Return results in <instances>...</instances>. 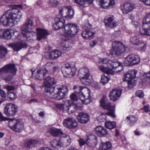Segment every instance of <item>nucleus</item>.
I'll use <instances>...</instances> for the list:
<instances>
[{"label": "nucleus", "instance_id": "f257e3e1", "mask_svg": "<svg viewBox=\"0 0 150 150\" xmlns=\"http://www.w3.org/2000/svg\"><path fill=\"white\" fill-rule=\"evenodd\" d=\"M45 81L43 83L42 85L45 87L48 95L58 100L62 99L64 98L68 90L66 86L57 85L52 88L51 86L56 83V80L50 76L45 77Z\"/></svg>", "mask_w": 150, "mask_h": 150}, {"label": "nucleus", "instance_id": "f03ea898", "mask_svg": "<svg viewBox=\"0 0 150 150\" xmlns=\"http://www.w3.org/2000/svg\"><path fill=\"white\" fill-rule=\"evenodd\" d=\"M20 5H14L13 9L8 10L0 19V22L4 25L11 27L14 25L15 20L20 18L22 15L21 13L16 9L17 8H21Z\"/></svg>", "mask_w": 150, "mask_h": 150}, {"label": "nucleus", "instance_id": "7ed1b4c3", "mask_svg": "<svg viewBox=\"0 0 150 150\" xmlns=\"http://www.w3.org/2000/svg\"><path fill=\"white\" fill-rule=\"evenodd\" d=\"M17 71L14 64H7L0 69V77L8 83L13 79Z\"/></svg>", "mask_w": 150, "mask_h": 150}, {"label": "nucleus", "instance_id": "20e7f679", "mask_svg": "<svg viewBox=\"0 0 150 150\" xmlns=\"http://www.w3.org/2000/svg\"><path fill=\"white\" fill-rule=\"evenodd\" d=\"M73 89L75 92L79 94V100H81L83 103L85 102L89 103L91 102L90 101L88 102L86 101L87 100H89L90 97V91L88 88L77 85L74 86Z\"/></svg>", "mask_w": 150, "mask_h": 150}, {"label": "nucleus", "instance_id": "39448f33", "mask_svg": "<svg viewBox=\"0 0 150 150\" xmlns=\"http://www.w3.org/2000/svg\"><path fill=\"white\" fill-rule=\"evenodd\" d=\"M33 27L34 24L32 21L28 18L24 25L21 28V30L24 37L25 36L28 40H33V33L31 31Z\"/></svg>", "mask_w": 150, "mask_h": 150}, {"label": "nucleus", "instance_id": "423d86ee", "mask_svg": "<svg viewBox=\"0 0 150 150\" xmlns=\"http://www.w3.org/2000/svg\"><path fill=\"white\" fill-rule=\"evenodd\" d=\"M78 76L83 84L88 85L92 81V76L90 75L89 69L87 67L83 68L80 69Z\"/></svg>", "mask_w": 150, "mask_h": 150}, {"label": "nucleus", "instance_id": "0eeeda50", "mask_svg": "<svg viewBox=\"0 0 150 150\" xmlns=\"http://www.w3.org/2000/svg\"><path fill=\"white\" fill-rule=\"evenodd\" d=\"M112 50L110 51L109 54L111 55L119 56L126 51V47L122 42L114 41L112 43Z\"/></svg>", "mask_w": 150, "mask_h": 150}, {"label": "nucleus", "instance_id": "6e6552de", "mask_svg": "<svg viewBox=\"0 0 150 150\" xmlns=\"http://www.w3.org/2000/svg\"><path fill=\"white\" fill-rule=\"evenodd\" d=\"M64 33L67 37H73L75 36L79 31V26L75 24L68 23L64 27Z\"/></svg>", "mask_w": 150, "mask_h": 150}, {"label": "nucleus", "instance_id": "1a4fd4ad", "mask_svg": "<svg viewBox=\"0 0 150 150\" xmlns=\"http://www.w3.org/2000/svg\"><path fill=\"white\" fill-rule=\"evenodd\" d=\"M122 64L117 62H113L109 61L108 63V67H105L103 65H101L99 67L100 70L103 72L108 74H112L113 73L112 69L115 70L119 66H120Z\"/></svg>", "mask_w": 150, "mask_h": 150}, {"label": "nucleus", "instance_id": "9d476101", "mask_svg": "<svg viewBox=\"0 0 150 150\" xmlns=\"http://www.w3.org/2000/svg\"><path fill=\"white\" fill-rule=\"evenodd\" d=\"M61 70L64 76L66 77H72L75 74L74 67L69 63L63 65Z\"/></svg>", "mask_w": 150, "mask_h": 150}, {"label": "nucleus", "instance_id": "9b49d317", "mask_svg": "<svg viewBox=\"0 0 150 150\" xmlns=\"http://www.w3.org/2000/svg\"><path fill=\"white\" fill-rule=\"evenodd\" d=\"M140 62V58L138 55L131 54L125 58L124 64L126 66H132L139 64Z\"/></svg>", "mask_w": 150, "mask_h": 150}, {"label": "nucleus", "instance_id": "f8f14e48", "mask_svg": "<svg viewBox=\"0 0 150 150\" xmlns=\"http://www.w3.org/2000/svg\"><path fill=\"white\" fill-rule=\"evenodd\" d=\"M9 125L12 129L17 132H21L23 129L24 124L21 120H14L9 122Z\"/></svg>", "mask_w": 150, "mask_h": 150}, {"label": "nucleus", "instance_id": "ddd939ff", "mask_svg": "<svg viewBox=\"0 0 150 150\" xmlns=\"http://www.w3.org/2000/svg\"><path fill=\"white\" fill-rule=\"evenodd\" d=\"M59 12L62 17L66 18H71L74 15V11L70 6H63L59 8Z\"/></svg>", "mask_w": 150, "mask_h": 150}, {"label": "nucleus", "instance_id": "4468645a", "mask_svg": "<svg viewBox=\"0 0 150 150\" xmlns=\"http://www.w3.org/2000/svg\"><path fill=\"white\" fill-rule=\"evenodd\" d=\"M18 111L17 106L14 104H7L4 108L5 114L8 116L15 115Z\"/></svg>", "mask_w": 150, "mask_h": 150}, {"label": "nucleus", "instance_id": "2eb2a0df", "mask_svg": "<svg viewBox=\"0 0 150 150\" xmlns=\"http://www.w3.org/2000/svg\"><path fill=\"white\" fill-rule=\"evenodd\" d=\"M83 28L84 29V31L81 33L83 38L86 39L92 38L95 33L92 31L91 25L87 23L84 26Z\"/></svg>", "mask_w": 150, "mask_h": 150}, {"label": "nucleus", "instance_id": "dca6fc26", "mask_svg": "<svg viewBox=\"0 0 150 150\" xmlns=\"http://www.w3.org/2000/svg\"><path fill=\"white\" fill-rule=\"evenodd\" d=\"M63 123L65 127L69 129L75 128L78 125L77 122L73 118L70 117L64 119Z\"/></svg>", "mask_w": 150, "mask_h": 150}, {"label": "nucleus", "instance_id": "f3484780", "mask_svg": "<svg viewBox=\"0 0 150 150\" xmlns=\"http://www.w3.org/2000/svg\"><path fill=\"white\" fill-rule=\"evenodd\" d=\"M106 26L111 28H114L118 25L117 22L114 20V16L108 15L104 19Z\"/></svg>", "mask_w": 150, "mask_h": 150}, {"label": "nucleus", "instance_id": "a211bd4d", "mask_svg": "<svg viewBox=\"0 0 150 150\" xmlns=\"http://www.w3.org/2000/svg\"><path fill=\"white\" fill-rule=\"evenodd\" d=\"M100 106L104 109L107 110L108 111L106 113V115L110 116L113 118L116 117L114 114L115 109L114 106L111 105L110 104H101Z\"/></svg>", "mask_w": 150, "mask_h": 150}, {"label": "nucleus", "instance_id": "6ab92c4d", "mask_svg": "<svg viewBox=\"0 0 150 150\" xmlns=\"http://www.w3.org/2000/svg\"><path fill=\"white\" fill-rule=\"evenodd\" d=\"M8 45L9 47H12L15 51H18L23 48L27 47L26 43L20 42L9 43Z\"/></svg>", "mask_w": 150, "mask_h": 150}, {"label": "nucleus", "instance_id": "aec40b11", "mask_svg": "<svg viewBox=\"0 0 150 150\" xmlns=\"http://www.w3.org/2000/svg\"><path fill=\"white\" fill-rule=\"evenodd\" d=\"M97 137L94 135L91 134L88 136L86 141L88 146L92 147L96 146L97 143Z\"/></svg>", "mask_w": 150, "mask_h": 150}, {"label": "nucleus", "instance_id": "412c9836", "mask_svg": "<svg viewBox=\"0 0 150 150\" xmlns=\"http://www.w3.org/2000/svg\"><path fill=\"white\" fill-rule=\"evenodd\" d=\"M137 73V71L135 69L128 71L126 74H124L123 80L128 81L133 79L135 77Z\"/></svg>", "mask_w": 150, "mask_h": 150}, {"label": "nucleus", "instance_id": "4be33fe9", "mask_svg": "<svg viewBox=\"0 0 150 150\" xmlns=\"http://www.w3.org/2000/svg\"><path fill=\"white\" fill-rule=\"evenodd\" d=\"M77 118L80 123H86L89 120V116L87 113L81 112L79 113Z\"/></svg>", "mask_w": 150, "mask_h": 150}, {"label": "nucleus", "instance_id": "5701e85b", "mask_svg": "<svg viewBox=\"0 0 150 150\" xmlns=\"http://www.w3.org/2000/svg\"><path fill=\"white\" fill-rule=\"evenodd\" d=\"M122 91V90L121 89H113L110 93V98L113 101H115L120 96Z\"/></svg>", "mask_w": 150, "mask_h": 150}, {"label": "nucleus", "instance_id": "b1692460", "mask_svg": "<svg viewBox=\"0 0 150 150\" xmlns=\"http://www.w3.org/2000/svg\"><path fill=\"white\" fill-rule=\"evenodd\" d=\"M55 23L54 26L56 30H58L63 27L65 23V20L63 18L57 16L54 18Z\"/></svg>", "mask_w": 150, "mask_h": 150}, {"label": "nucleus", "instance_id": "393cba45", "mask_svg": "<svg viewBox=\"0 0 150 150\" xmlns=\"http://www.w3.org/2000/svg\"><path fill=\"white\" fill-rule=\"evenodd\" d=\"M62 52L58 50H53L50 52L46 53V57L48 59H54L58 58L62 55Z\"/></svg>", "mask_w": 150, "mask_h": 150}, {"label": "nucleus", "instance_id": "a878e982", "mask_svg": "<svg viewBox=\"0 0 150 150\" xmlns=\"http://www.w3.org/2000/svg\"><path fill=\"white\" fill-rule=\"evenodd\" d=\"M37 39L40 40L46 38L49 33L47 30L39 28L37 29Z\"/></svg>", "mask_w": 150, "mask_h": 150}, {"label": "nucleus", "instance_id": "bb28decb", "mask_svg": "<svg viewBox=\"0 0 150 150\" xmlns=\"http://www.w3.org/2000/svg\"><path fill=\"white\" fill-rule=\"evenodd\" d=\"M95 130L97 134L101 137L108 136V134L107 130L101 126L97 127Z\"/></svg>", "mask_w": 150, "mask_h": 150}, {"label": "nucleus", "instance_id": "cd10ccee", "mask_svg": "<svg viewBox=\"0 0 150 150\" xmlns=\"http://www.w3.org/2000/svg\"><path fill=\"white\" fill-rule=\"evenodd\" d=\"M139 32L143 35H150V25L143 23L142 28L140 29Z\"/></svg>", "mask_w": 150, "mask_h": 150}, {"label": "nucleus", "instance_id": "c85d7f7f", "mask_svg": "<svg viewBox=\"0 0 150 150\" xmlns=\"http://www.w3.org/2000/svg\"><path fill=\"white\" fill-rule=\"evenodd\" d=\"M135 8V5L130 3H125L124 4L123 8H121L124 13H127L131 11Z\"/></svg>", "mask_w": 150, "mask_h": 150}, {"label": "nucleus", "instance_id": "c756f323", "mask_svg": "<svg viewBox=\"0 0 150 150\" xmlns=\"http://www.w3.org/2000/svg\"><path fill=\"white\" fill-rule=\"evenodd\" d=\"M100 2L102 7L104 8L113 6L115 3L114 0H100Z\"/></svg>", "mask_w": 150, "mask_h": 150}, {"label": "nucleus", "instance_id": "7c9ffc66", "mask_svg": "<svg viewBox=\"0 0 150 150\" xmlns=\"http://www.w3.org/2000/svg\"><path fill=\"white\" fill-rule=\"evenodd\" d=\"M38 140H30L26 142L25 143V146L28 149L35 147L38 144H40Z\"/></svg>", "mask_w": 150, "mask_h": 150}, {"label": "nucleus", "instance_id": "2f4dec72", "mask_svg": "<svg viewBox=\"0 0 150 150\" xmlns=\"http://www.w3.org/2000/svg\"><path fill=\"white\" fill-rule=\"evenodd\" d=\"M48 132L54 137L58 136L63 134V132L60 129L54 127L49 129Z\"/></svg>", "mask_w": 150, "mask_h": 150}, {"label": "nucleus", "instance_id": "473e14b6", "mask_svg": "<svg viewBox=\"0 0 150 150\" xmlns=\"http://www.w3.org/2000/svg\"><path fill=\"white\" fill-rule=\"evenodd\" d=\"M47 74L43 69H40L37 71L35 77L38 80H42L43 79H45Z\"/></svg>", "mask_w": 150, "mask_h": 150}, {"label": "nucleus", "instance_id": "72a5a7b5", "mask_svg": "<svg viewBox=\"0 0 150 150\" xmlns=\"http://www.w3.org/2000/svg\"><path fill=\"white\" fill-rule=\"evenodd\" d=\"M53 67V64L52 62H48L45 65V69L43 70L47 74L51 73Z\"/></svg>", "mask_w": 150, "mask_h": 150}, {"label": "nucleus", "instance_id": "f704fd0d", "mask_svg": "<svg viewBox=\"0 0 150 150\" xmlns=\"http://www.w3.org/2000/svg\"><path fill=\"white\" fill-rule=\"evenodd\" d=\"M93 0H74V2L79 5L83 6L86 3L88 4H91Z\"/></svg>", "mask_w": 150, "mask_h": 150}, {"label": "nucleus", "instance_id": "c9c22d12", "mask_svg": "<svg viewBox=\"0 0 150 150\" xmlns=\"http://www.w3.org/2000/svg\"><path fill=\"white\" fill-rule=\"evenodd\" d=\"M12 33H13V31L9 29H4L3 38L6 39H10L12 36Z\"/></svg>", "mask_w": 150, "mask_h": 150}, {"label": "nucleus", "instance_id": "e433bc0d", "mask_svg": "<svg viewBox=\"0 0 150 150\" xmlns=\"http://www.w3.org/2000/svg\"><path fill=\"white\" fill-rule=\"evenodd\" d=\"M130 40L133 44L139 45L142 41L139 36L136 35L131 38Z\"/></svg>", "mask_w": 150, "mask_h": 150}, {"label": "nucleus", "instance_id": "4c0bfd02", "mask_svg": "<svg viewBox=\"0 0 150 150\" xmlns=\"http://www.w3.org/2000/svg\"><path fill=\"white\" fill-rule=\"evenodd\" d=\"M111 144L109 142H106L102 144L99 147L100 150H108L111 147Z\"/></svg>", "mask_w": 150, "mask_h": 150}, {"label": "nucleus", "instance_id": "58836bf2", "mask_svg": "<svg viewBox=\"0 0 150 150\" xmlns=\"http://www.w3.org/2000/svg\"><path fill=\"white\" fill-rule=\"evenodd\" d=\"M126 118L129 120V123L131 126L134 125L138 120L137 118L132 115L127 116Z\"/></svg>", "mask_w": 150, "mask_h": 150}, {"label": "nucleus", "instance_id": "ea45409f", "mask_svg": "<svg viewBox=\"0 0 150 150\" xmlns=\"http://www.w3.org/2000/svg\"><path fill=\"white\" fill-rule=\"evenodd\" d=\"M105 126L107 128L111 129L115 127L116 123L114 121H106L105 122Z\"/></svg>", "mask_w": 150, "mask_h": 150}, {"label": "nucleus", "instance_id": "a19ab883", "mask_svg": "<svg viewBox=\"0 0 150 150\" xmlns=\"http://www.w3.org/2000/svg\"><path fill=\"white\" fill-rule=\"evenodd\" d=\"M7 53L6 49L4 47L0 46V58L4 57Z\"/></svg>", "mask_w": 150, "mask_h": 150}, {"label": "nucleus", "instance_id": "79ce46f5", "mask_svg": "<svg viewBox=\"0 0 150 150\" xmlns=\"http://www.w3.org/2000/svg\"><path fill=\"white\" fill-rule=\"evenodd\" d=\"M71 107L74 108L75 110L77 109L82 110L83 107L82 104H71Z\"/></svg>", "mask_w": 150, "mask_h": 150}, {"label": "nucleus", "instance_id": "37998d69", "mask_svg": "<svg viewBox=\"0 0 150 150\" xmlns=\"http://www.w3.org/2000/svg\"><path fill=\"white\" fill-rule=\"evenodd\" d=\"M143 23L147 24L150 25V13L147 14L143 19Z\"/></svg>", "mask_w": 150, "mask_h": 150}, {"label": "nucleus", "instance_id": "c03bdc74", "mask_svg": "<svg viewBox=\"0 0 150 150\" xmlns=\"http://www.w3.org/2000/svg\"><path fill=\"white\" fill-rule=\"evenodd\" d=\"M0 95L2 99V100L0 101V103H2L6 100V94L4 90H0Z\"/></svg>", "mask_w": 150, "mask_h": 150}, {"label": "nucleus", "instance_id": "a18cd8bd", "mask_svg": "<svg viewBox=\"0 0 150 150\" xmlns=\"http://www.w3.org/2000/svg\"><path fill=\"white\" fill-rule=\"evenodd\" d=\"M110 78L104 75H102L101 76L100 81L103 85H104L108 82Z\"/></svg>", "mask_w": 150, "mask_h": 150}, {"label": "nucleus", "instance_id": "49530a36", "mask_svg": "<svg viewBox=\"0 0 150 150\" xmlns=\"http://www.w3.org/2000/svg\"><path fill=\"white\" fill-rule=\"evenodd\" d=\"M127 82L128 84V87L130 89L132 88L133 86H134L136 84L135 81L133 79L130 80Z\"/></svg>", "mask_w": 150, "mask_h": 150}, {"label": "nucleus", "instance_id": "de8ad7c7", "mask_svg": "<svg viewBox=\"0 0 150 150\" xmlns=\"http://www.w3.org/2000/svg\"><path fill=\"white\" fill-rule=\"evenodd\" d=\"M59 2L58 0H49V5L53 7H55L59 4Z\"/></svg>", "mask_w": 150, "mask_h": 150}, {"label": "nucleus", "instance_id": "09e8293b", "mask_svg": "<svg viewBox=\"0 0 150 150\" xmlns=\"http://www.w3.org/2000/svg\"><path fill=\"white\" fill-rule=\"evenodd\" d=\"M7 96L10 99L13 100H15L17 97L16 94L12 92H9Z\"/></svg>", "mask_w": 150, "mask_h": 150}, {"label": "nucleus", "instance_id": "8fccbe9b", "mask_svg": "<svg viewBox=\"0 0 150 150\" xmlns=\"http://www.w3.org/2000/svg\"><path fill=\"white\" fill-rule=\"evenodd\" d=\"M52 146L54 147H55L57 146H62V144L59 142L55 141V142L54 141H51L50 142Z\"/></svg>", "mask_w": 150, "mask_h": 150}, {"label": "nucleus", "instance_id": "3c124183", "mask_svg": "<svg viewBox=\"0 0 150 150\" xmlns=\"http://www.w3.org/2000/svg\"><path fill=\"white\" fill-rule=\"evenodd\" d=\"M4 88L6 89L8 92L14 91L15 89V88L14 86L8 85L4 86Z\"/></svg>", "mask_w": 150, "mask_h": 150}, {"label": "nucleus", "instance_id": "603ef678", "mask_svg": "<svg viewBox=\"0 0 150 150\" xmlns=\"http://www.w3.org/2000/svg\"><path fill=\"white\" fill-rule=\"evenodd\" d=\"M100 103H110L106 96L104 95L100 101Z\"/></svg>", "mask_w": 150, "mask_h": 150}, {"label": "nucleus", "instance_id": "864d4df0", "mask_svg": "<svg viewBox=\"0 0 150 150\" xmlns=\"http://www.w3.org/2000/svg\"><path fill=\"white\" fill-rule=\"evenodd\" d=\"M70 98L72 101L74 102L78 100L77 96L74 93H72L70 96Z\"/></svg>", "mask_w": 150, "mask_h": 150}, {"label": "nucleus", "instance_id": "5fc2aeb1", "mask_svg": "<svg viewBox=\"0 0 150 150\" xmlns=\"http://www.w3.org/2000/svg\"><path fill=\"white\" fill-rule=\"evenodd\" d=\"M136 95L137 96L139 97H143L144 96V93L141 90H138L136 93Z\"/></svg>", "mask_w": 150, "mask_h": 150}, {"label": "nucleus", "instance_id": "6e6d98bb", "mask_svg": "<svg viewBox=\"0 0 150 150\" xmlns=\"http://www.w3.org/2000/svg\"><path fill=\"white\" fill-rule=\"evenodd\" d=\"M64 144L66 146H67L69 145L71 142V139L69 138H65L64 139Z\"/></svg>", "mask_w": 150, "mask_h": 150}, {"label": "nucleus", "instance_id": "4d7b16f0", "mask_svg": "<svg viewBox=\"0 0 150 150\" xmlns=\"http://www.w3.org/2000/svg\"><path fill=\"white\" fill-rule=\"evenodd\" d=\"M139 45L140 46V49L141 50L144 51L146 49V46L145 44L141 41Z\"/></svg>", "mask_w": 150, "mask_h": 150}, {"label": "nucleus", "instance_id": "13d9d810", "mask_svg": "<svg viewBox=\"0 0 150 150\" xmlns=\"http://www.w3.org/2000/svg\"><path fill=\"white\" fill-rule=\"evenodd\" d=\"M56 106L59 109H63L64 108V104H57Z\"/></svg>", "mask_w": 150, "mask_h": 150}, {"label": "nucleus", "instance_id": "bf43d9fd", "mask_svg": "<svg viewBox=\"0 0 150 150\" xmlns=\"http://www.w3.org/2000/svg\"><path fill=\"white\" fill-rule=\"evenodd\" d=\"M109 61H108L106 59H102L100 61V63L104 64H107L108 67V63Z\"/></svg>", "mask_w": 150, "mask_h": 150}, {"label": "nucleus", "instance_id": "052dcab7", "mask_svg": "<svg viewBox=\"0 0 150 150\" xmlns=\"http://www.w3.org/2000/svg\"><path fill=\"white\" fill-rule=\"evenodd\" d=\"M8 118L4 117L2 113L0 112V120L1 121H4L7 120Z\"/></svg>", "mask_w": 150, "mask_h": 150}, {"label": "nucleus", "instance_id": "680f3d73", "mask_svg": "<svg viewBox=\"0 0 150 150\" xmlns=\"http://www.w3.org/2000/svg\"><path fill=\"white\" fill-rule=\"evenodd\" d=\"M79 144L81 146H82L85 144L86 143V142L81 138L79 139Z\"/></svg>", "mask_w": 150, "mask_h": 150}, {"label": "nucleus", "instance_id": "e2e57ef3", "mask_svg": "<svg viewBox=\"0 0 150 150\" xmlns=\"http://www.w3.org/2000/svg\"><path fill=\"white\" fill-rule=\"evenodd\" d=\"M53 67L52 68V71L54 72V71L57 69L58 68V65L56 63H53Z\"/></svg>", "mask_w": 150, "mask_h": 150}, {"label": "nucleus", "instance_id": "0e129e2a", "mask_svg": "<svg viewBox=\"0 0 150 150\" xmlns=\"http://www.w3.org/2000/svg\"><path fill=\"white\" fill-rule=\"evenodd\" d=\"M147 5H150V0H140Z\"/></svg>", "mask_w": 150, "mask_h": 150}, {"label": "nucleus", "instance_id": "69168bd1", "mask_svg": "<svg viewBox=\"0 0 150 150\" xmlns=\"http://www.w3.org/2000/svg\"><path fill=\"white\" fill-rule=\"evenodd\" d=\"M144 77L147 79H150V71L148 73H145L144 75Z\"/></svg>", "mask_w": 150, "mask_h": 150}, {"label": "nucleus", "instance_id": "338daca9", "mask_svg": "<svg viewBox=\"0 0 150 150\" xmlns=\"http://www.w3.org/2000/svg\"><path fill=\"white\" fill-rule=\"evenodd\" d=\"M42 4V2L40 0H38L36 1L35 5V6L36 7L38 6H40Z\"/></svg>", "mask_w": 150, "mask_h": 150}, {"label": "nucleus", "instance_id": "774afa93", "mask_svg": "<svg viewBox=\"0 0 150 150\" xmlns=\"http://www.w3.org/2000/svg\"><path fill=\"white\" fill-rule=\"evenodd\" d=\"M96 42L92 40L90 43V44L91 47H93L96 45Z\"/></svg>", "mask_w": 150, "mask_h": 150}]
</instances>
